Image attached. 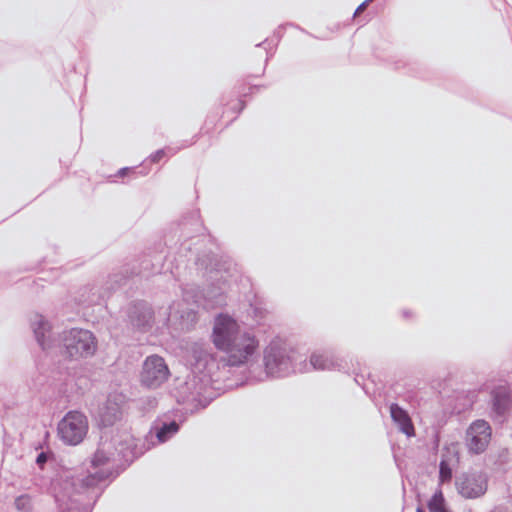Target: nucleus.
Returning a JSON list of instances; mask_svg holds the SVG:
<instances>
[{"label":"nucleus","mask_w":512,"mask_h":512,"mask_svg":"<svg viewBox=\"0 0 512 512\" xmlns=\"http://www.w3.org/2000/svg\"><path fill=\"white\" fill-rule=\"evenodd\" d=\"M491 439V427L484 420H476L467 431V444L475 453L483 452Z\"/></svg>","instance_id":"nucleus-7"},{"label":"nucleus","mask_w":512,"mask_h":512,"mask_svg":"<svg viewBox=\"0 0 512 512\" xmlns=\"http://www.w3.org/2000/svg\"><path fill=\"white\" fill-rule=\"evenodd\" d=\"M428 508L430 512H443L446 509L444 496L441 491H437L432 496V498L428 502Z\"/></svg>","instance_id":"nucleus-11"},{"label":"nucleus","mask_w":512,"mask_h":512,"mask_svg":"<svg viewBox=\"0 0 512 512\" xmlns=\"http://www.w3.org/2000/svg\"><path fill=\"white\" fill-rule=\"evenodd\" d=\"M45 461H46V457L43 453H41L37 458V462L41 463V462H45Z\"/></svg>","instance_id":"nucleus-17"},{"label":"nucleus","mask_w":512,"mask_h":512,"mask_svg":"<svg viewBox=\"0 0 512 512\" xmlns=\"http://www.w3.org/2000/svg\"><path fill=\"white\" fill-rule=\"evenodd\" d=\"M456 488L465 499H476L487 492L488 479L483 474L464 475L456 482Z\"/></svg>","instance_id":"nucleus-6"},{"label":"nucleus","mask_w":512,"mask_h":512,"mask_svg":"<svg viewBox=\"0 0 512 512\" xmlns=\"http://www.w3.org/2000/svg\"><path fill=\"white\" fill-rule=\"evenodd\" d=\"M171 373L164 358L159 355L148 356L142 366L140 382L149 389H156L165 383Z\"/></svg>","instance_id":"nucleus-3"},{"label":"nucleus","mask_w":512,"mask_h":512,"mask_svg":"<svg viewBox=\"0 0 512 512\" xmlns=\"http://www.w3.org/2000/svg\"><path fill=\"white\" fill-rule=\"evenodd\" d=\"M15 505L19 511H30L32 508V501L28 495H22L16 499Z\"/></svg>","instance_id":"nucleus-14"},{"label":"nucleus","mask_w":512,"mask_h":512,"mask_svg":"<svg viewBox=\"0 0 512 512\" xmlns=\"http://www.w3.org/2000/svg\"><path fill=\"white\" fill-rule=\"evenodd\" d=\"M238 335L239 325L232 317L224 314H220L216 317L212 333V342L218 350L225 352Z\"/></svg>","instance_id":"nucleus-5"},{"label":"nucleus","mask_w":512,"mask_h":512,"mask_svg":"<svg viewBox=\"0 0 512 512\" xmlns=\"http://www.w3.org/2000/svg\"><path fill=\"white\" fill-rule=\"evenodd\" d=\"M390 414L393 421L399 426L400 430L405 435L408 437L415 435L414 425L407 411L402 409L397 404H392L390 406Z\"/></svg>","instance_id":"nucleus-9"},{"label":"nucleus","mask_w":512,"mask_h":512,"mask_svg":"<svg viewBox=\"0 0 512 512\" xmlns=\"http://www.w3.org/2000/svg\"><path fill=\"white\" fill-rule=\"evenodd\" d=\"M311 365L317 370L329 369L332 362L322 354H313L310 359Z\"/></svg>","instance_id":"nucleus-12"},{"label":"nucleus","mask_w":512,"mask_h":512,"mask_svg":"<svg viewBox=\"0 0 512 512\" xmlns=\"http://www.w3.org/2000/svg\"><path fill=\"white\" fill-rule=\"evenodd\" d=\"M370 1H371V0H366V1H364L363 3H361V4L357 7V9H356V11H355V16H356V15L361 14V13L366 9V7H367V5H368V3H369Z\"/></svg>","instance_id":"nucleus-16"},{"label":"nucleus","mask_w":512,"mask_h":512,"mask_svg":"<svg viewBox=\"0 0 512 512\" xmlns=\"http://www.w3.org/2000/svg\"><path fill=\"white\" fill-rule=\"evenodd\" d=\"M66 353L71 359L91 356L95 353L97 342L94 335L84 329H72L64 338Z\"/></svg>","instance_id":"nucleus-2"},{"label":"nucleus","mask_w":512,"mask_h":512,"mask_svg":"<svg viewBox=\"0 0 512 512\" xmlns=\"http://www.w3.org/2000/svg\"><path fill=\"white\" fill-rule=\"evenodd\" d=\"M439 473L441 482H448L452 478V470L445 460H442L440 463Z\"/></svg>","instance_id":"nucleus-15"},{"label":"nucleus","mask_w":512,"mask_h":512,"mask_svg":"<svg viewBox=\"0 0 512 512\" xmlns=\"http://www.w3.org/2000/svg\"><path fill=\"white\" fill-rule=\"evenodd\" d=\"M510 405L509 393L506 387H499L493 392V408L498 414H503Z\"/></svg>","instance_id":"nucleus-10"},{"label":"nucleus","mask_w":512,"mask_h":512,"mask_svg":"<svg viewBox=\"0 0 512 512\" xmlns=\"http://www.w3.org/2000/svg\"><path fill=\"white\" fill-rule=\"evenodd\" d=\"M258 348L259 341L254 335L248 332L239 334L234 338L229 349L225 351L229 365L239 366L245 364L256 353Z\"/></svg>","instance_id":"nucleus-4"},{"label":"nucleus","mask_w":512,"mask_h":512,"mask_svg":"<svg viewBox=\"0 0 512 512\" xmlns=\"http://www.w3.org/2000/svg\"><path fill=\"white\" fill-rule=\"evenodd\" d=\"M178 424L176 422H171L168 425H164L158 432L157 438L160 442H165L168 438L169 434L176 433L178 431Z\"/></svg>","instance_id":"nucleus-13"},{"label":"nucleus","mask_w":512,"mask_h":512,"mask_svg":"<svg viewBox=\"0 0 512 512\" xmlns=\"http://www.w3.org/2000/svg\"><path fill=\"white\" fill-rule=\"evenodd\" d=\"M264 361L266 370L271 375H280L286 372L291 364V359L285 349L273 343L265 350Z\"/></svg>","instance_id":"nucleus-8"},{"label":"nucleus","mask_w":512,"mask_h":512,"mask_svg":"<svg viewBox=\"0 0 512 512\" xmlns=\"http://www.w3.org/2000/svg\"><path fill=\"white\" fill-rule=\"evenodd\" d=\"M88 432L87 417L79 411H70L58 424L60 438L69 445H78Z\"/></svg>","instance_id":"nucleus-1"}]
</instances>
